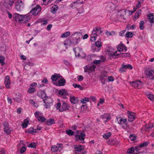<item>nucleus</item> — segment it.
I'll list each match as a JSON object with an SVG mask.
<instances>
[{
  "label": "nucleus",
  "instance_id": "nucleus-1",
  "mask_svg": "<svg viewBox=\"0 0 154 154\" xmlns=\"http://www.w3.org/2000/svg\"><path fill=\"white\" fill-rule=\"evenodd\" d=\"M58 103L55 105V107L57 109H59L60 112H63L66 111L69 108V105L66 102L61 101V103L59 102V100L58 99Z\"/></svg>",
  "mask_w": 154,
  "mask_h": 154
},
{
  "label": "nucleus",
  "instance_id": "nucleus-2",
  "mask_svg": "<svg viewBox=\"0 0 154 154\" xmlns=\"http://www.w3.org/2000/svg\"><path fill=\"white\" fill-rule=\"evenodd\" d=\"M103 32V30L99 27H97L93 29L91 35V40L93 42L96 40L97 36L99 35Z\"/></svg>",
  "mask_w": 154,
  "mask_h": 154
},
{
  "label": "nucleus",
  "instance_id": "nucleus-3",
  "mask_svg": "<svg viewBox=\"0 0 154 154\" xmlns=\"http://www.w3.org/2000/svg\"><path fill=\"white\" fill-rule=\"evenodd\" d=\"M144 68V73L147 78L149 79L154 80V70L147 67Z\"/></svg>",
  "mask_w": 154,
  "mask_h": 154
},
{
  "label": "nucleus",
  "instance_id": "nucleus-4",
  "mask_svg": "<svg viewBox=\"0 0 154 154\" xmlns=\"http://www.w3.org/2000/svg\"><path fill=\"white\" fill-rule=\"evenodd\" d=\"M95 66L93 65H88L85 66L83 68L84 69V72H88V73L93 72L95 70Z\"/></svg>",
  "mask_w": 154,
  "mask_h": 154
},
{
  "label": "nucleus",
  "instance_id": "nucleus-5",
  "mask_svg": "<svg viewBox=\"0 0 154 154\" xmlns=\"http://www.w3.org/2000/svg\"><path fill=\"white\" fill-rule=\"evenodd\" d=\"M24 7V4L22 1H18L15 3V8L18 11H20L22 10Z\"/></svg>",
  "mask_w": 154,
  "mask_h": 154
},
{
  "label": "nucleus",
  "instance_id": "nucleus-6",
  "mask_svg": "<svg viewBox=\"0 0 154 154\" xmlns=\"http://www.w3.org/2000/svg\"><path fill=\"white\" fill-rule=\"evenodd\" d=\"M52 100L50 97H47L44 100V102L45 103L44 106L46 109L48 108L52 105Z\"/></svg>",
  "mask_w": 154,
  "mask_h": 154
},
{
  "label": "nucleus",
  "instance_id": "nucleus-7",
  "mask_svg": "<svg viewBox=\"0 0 154 154\" xmlns=\"http://www.w3.org/2000/svg\"><path fill=\"white\" fill-rule=\"evenodd\" d=\"M41 10V8L39 5H37L30 12L34 15H37L40 13Z\"/></svg>",
  "mask_w": 154,
  "mask_h": 154
},
{
  "label": "nucleus",
  "instance_id": "nucleus-8",
  "mask_svg": "<svg viewBox=\"0 0 154 154\" xmlns=\"http://www.w3.org/2000/svg\"><path fill=\"white\" fill-rule=\"evenodd\" d=\"M63 147V146L62 144H57L56 145L54 146L51 147V150L54 152L58 151H60Z\"/></svg>",
  "mask_w": 154,
  "mask_h": 154
},
{
  "label": "nucleus",
  "instance_id": "nucleus-9",
  "mask_svg": "<svg viewBox=\"0 0 154 154\" xmlns=\"http://www.w3.org/2000/svg\"><path fill=\"white\" fill-rule=\"evenodd\" d=\"M127 119H126L121 118L118 121V123L120 124L121 126L124 128H126L127 127Z\"/></svg>",
  "mask_w": 154,
  "mask_h": 154
},
{
  "label": "nucleus",
  "instance_id": "nucleus-10",
  "mask_svg": "<svg viewBox=\"0 0 154 154\" xmlns=\"http://www.w3.org/2000/svg\"><path fill=\"white\" fill-rule=\"evenodd\" d=\"M37 84L36 82H34L31 83L29 86L28 91L29 94L34 93L35 91V88L36 87Z\"/></svg>",
  "mask_w": 154,
  "mask_h": 154
},
{
  "label": "nucleus",
  "instance_id": "nucleus-11",
  "mask_svg": "<svg viewBox=\"0 0 154 154\" xmlns=\"http://www.w3.org/2000/svg\"><path fill=\"white\" fill-rule=\"evenodd\" d=\"M58 93L60 96L62 98L65 99L68 98L69 94L65 90H62L58 91Z\"/></svg>",
  "mask_w": 154,
  "mask_h": 154
},
{
  "label": "nucleus",
  "instance_id": "nucleus-12",
  "mask_svg": "<svg viewBox=\"0 0 154 154\" xmlns=\"http://www.w3.org/2000/svg\"><path fill=\"white\" fill-rule=\"evenodd\" d=\"M130 85L131 86L134 87L135 88H140L142 86V83L141 81H137L131 82Z\"/></svg>",
  "mask_w": 154,
  "mask_h": 154
},
{
  "label": "nucleus",
  "instance_id": "nucleus-13",
  "mask_svg": "<svg viewBox=\"0 0 154 154\" xmlns=\"http://www.w3.org/2000/svg\"><path fill=\"white\" fill-rule=\"evenodd\" d=\"M13 18L17 21H22L23 20V15H20L16 13L13 14Z\"/></svg>",
  "mask_w": 154,
  "mask_h": 154
},
{
  "label": "nucleus",
  "instance_id": "nucleus-14",
  "mask_svg": "<svg viewBox=\"0 0 154 154\" xmlns=\"http://www.w3.org/2000/svg\"><path fill=\"white\" fill-rule=\"evenodd\" d=\"M117 49L118 52H121L123 51H126L127 49L124 45L120 43L117 46Z\"/></svg>",
  "mask_w": 154,
  "mask_h": 154
},
{
  "label": "nucleus",
  "instance_id": "nucleus-15",
  "mask_svg": "<svg viewBox=\"0 0 154 154\" xmlns=\"http://www.w3.org/2000/svg\"><path fill=\"white\" fill-rule=\"evenodd\" d=\"M127 113L128 121L132 122L134 121L135 119V114L133 112H131L129 111H128Z\"/></svg>",
  "mask_w": 154,
  "mask_h": 154
},
{
  "label": "nucleus",
  "instance_id": "nucleus-16",
  "mask_svg": "<svg viewBox=\"0 0 154 154\" xmlns=\"http://www.w3.org/2000/svg\"><path fill=\"white\" fill-rule=\"evenodd\" d=\"M4 131L7 134H9L11 132V130L9 127V124L8 122H5L4 123Z\"/></svg>",
  "mask_w": 154,
  "mask_h": 154
},
{
  "label": "nucleus",
  "instance_id": "nucleus-17",
  "mask_svg": "<svg viewBox=\"0 0 154 154\" xmlns=\"http://www.w3.org/2000/svg\"><path fill=\"white\" fill-rule=\"evenodd\" d=\"M5 86L6 88H10V85L11 84V81L10 77L9 76H6L5 79L4 81Z\"/></svg>",
  "mask_w": 154,
  "mask_h": 154
},
{
  "label": "nucleus",
  "instance_id": "nucleus-18",
  "mask_svg": "<svg viewBox=\"0 0 154 154\" xmlns=\"http://www.w3.org/2000/svg\"><path fill=\"white\" fill-rule=\"evenodd\" d=\"M100 118L104 120V122H108L109 120L110 119L111 116L109 114H104L101 116Z\"/></svg>",
  "mask_w": 154,
  "mask_h": 154
},
{
  "label": "nucleus",
  "instance_id": "nucleus-19",
  "mask_svg": "<svg viewBox=\"0 0 154 154\" xmlns=\"http://www.w3.org/2000/svg\"><path fill=\"white\" fill-rule=\"evenodd\" d=\"M85 137V134L84 132H82L79 136L75 135V137L77 141L84 140Z\"/></svg>",
  "mask_w": 154,
  "mask_h": 154
},
{
  "label": "nucleus",
  "instance_id": "nucleus-20",
  "mask_svg": "<svg viewBox=\"0 0 154 154\" xmlns=\"http://www.w3.org/2000/svg\"><path fill=\"white\" fill-rule=\"evenodd\" d=\"M38 96L44 100L47 97L45 92L42 91H40L38 93Z\"/></svg>",
  "mask_w": 154,
  "mask_h": 154
},
{
  "label": "nucleus",
  "instance_id": "nucleus-21",
  "mask_svg": "<svg viewBox=\"0 0 154 154\" xmlns=\"http://www.w3.org/2000/svg\"><path fill=\"white\" fill-rule=\"evenodd\" d=\"M70 101L72 103L76 104L79 101L77 97H75L73 95H70L69 98Z\"/></svg>",
  "mask_w": 154,
  "mask_h": 154
},
{
  "label": "nucleus",
  "instance_id": "nucleus-22",
  "mask_svg": "<svg viewBox=\"0 0 154 154\" xmlns=\"http://www.w3.org/2000/svg\"><path fill=\"white\" fill-rule=\"evenodd\" d=\"M64 44L65 45H69V46L75 45V42H74L73 40H66L64 42Z\"/></svg>",
  "mask_w": 154,
  "mask_h": 154
},
{
  "label": "nucleus",
  "instance_id": "nucleus-23",
  "mask_svg": "<svg viewBox=\"0 0 154 154\" xmlns=\"http://www.w3.org/2000/svg\"><path fill=\"white\" fill-rule=\"evenodd\" d=\"M74 147L75 150L78 152H80L83 151L84 149V147L83 146L79 145H74Z\"/></svg>",
  "mask_w": 154,
  "mask_h": 154
},
{
  "label": "nucleus",
  "instance_id": "nucleus-24",
  "mask_svg": "<svg viewBox=\"0 0 154 154\" xmlns=\"http://www.w3.org/2000/svg\"><path fill=\"white\" fill-rule=\"evenodd\" d=\"M73 50L75 53V56H79L82 50L81 48L79 47H77L74 48Z\"/></svg>",
  "mask_w": 154,
  "mask_h": 154
},
{
  "label": "nucleus",
  "instance_id": "nucleus-25",
  "mask_svg": "<svg viewBox=\"0 0 154 154\" xmlns=\"http://www.w3.org/2000/svg\"><path fill=\"white\" fill-rule=\"evenodd\" d=\"M154 127L152 124H149L148 125H146L143 128L146 131L149 132L150 130Z\"/></svg>",
  "mask_w": 154,
  "mask_h": 154
},
{
  "label": "nucleus",
  "instance_id": "nucleus-26",
  "mask_svg": "<svg viewBox=\"0 0 154 154\" xmlns=\"http://www.w3.org/2000/svg\"><path fill=\"white\" fill-rule=\"evenodd\" d=\"M29 120L28 119H25L23 120V122L22 125L23 128H26L29 124Z\"/></svg>",
  "mask_w": 154,
  "mask_h": 154
},
{
  "label": "nucleus",
  "instance_id": "nucleus-27",
  "mask_svg": "<svg viewBox=\"0 0 154 154\" xmlns=\"http://www.w3.org/2000/svg\"><path fill=\"white\" fill-rule=\"evenodd\" d=\"M30 13H29L26 15H23V20L24 22L28 21L31 19V17L30 16Z\"/></svg>",
  "mask_w": 154,
  "mask_h": 154
},
{
  "label": "nucleus",
  "instance_id": "nucleus-28",
  "mask_svg": "<svg viewBox=\"0 0 154 154\" xmlns=\"http://www.w3.org/2000/svg\"><path fill=\"white\" fill-rule=\"evenodd\" d=\"M81 3V4H83V2H79V1H77L75 2H73L72 3L69 5L70 8H74L76 7L77 4Z\"/></svg>",
  "mask_w": 154,
  "mask_h": 154
},
{
  "label": "nucleus",
  "instance_id": "nucleus-29",
  "mask_svg": "<svg viewBox=\"0 0 154 154\" xmlns=\"http://www.w3.org/2000/svg\"><path fill=\"white\" fill-rule=\"evenodd\" d=\"M130 12V11L129 10H127L124 9L120 10V11L118 13L119 14H120V16H122L126 14V13Z\"/></svg>",
  "mask_w": 154,
  "mask_h": 154
},
{
  "label": "nucleus",
  "instance_id": "nucleus-30",
  "mask_svg": "<svg viewBox=\"0 0 154 154\" xmlns=\"http://www.w3.org/2000/svg\"><path fill=\"white\" fill-rule=\"evenodd\" d=\"M111 54L112 57H114L116 58L121 57V53H118L117 51L112 53Z\"/></svg>",
  "mask_w": 154,
  "mask_h": 154
},
{
  "label": "nucleus",
  "instance_id": "nucleus-31",
  "mask_svg": "<svg viewBox=\"0 0 154 154\" xmlns=\"http://www.w3.org/2000/svg\"><path fill=\"white\" fill-rule=\"evenodd\" d=\"M72 35H75V38H81L82 36V35L81 33L77 32H75L74 34H73Z\"/></svg>",
  "mask_w": 154,
  "mask_h": 154
},
{
  "label": "nucleus",
  "instance_id": "nucleus-32",
  "mask_svg": "<svg viewBox=\"0 0 154 154\" xmlns=\"http://www.w3.org/2000/svg\"><path fill=\"white\" fill-rule=\"evenodd\" d=\"M147 17L150 20V22L151 23H154V18L152 14H149Z\"/></svg>",
  "mask_w": 154,
  "mask_h": 154
},
{
  "label": "nucleus",
  "instance_id": "nucleus-33",
  "mask_svg": "<svg viewBox=\"0 0 154 154\" xmlns=\"http://www.w3.org/2000/svg\"><path fill=\"white\" fill-rule=\"evenodd\" d=\"M20 145L22 146L20 149V152L21 153H23L26 151V149L25 147V145L23 143V142H22V143H20Z\"/></svg>",
  "mask_w": 154,
  "mask_h": 154
},
{
  "label": "nucleus",
  "instance_id": "nucleus-34",
  "mask_svg": "<svg viewBox=\"0 0 154 154\" xmlns=\"http://www.w3.org/2000/svg\"><path fill=\"white\" fill-rule=\"evenodd\" d=\"M65 81L64 79H62L59 80L58 82L57 85L58 86H62L65 85Z\"/></svg>",
  "mask_w": 154,
  "mask_h": 154
},
{
  "label": "nucleus",
  "instance_id": "nucleus-35",
  "mask_svg": "<svg viewBox=\"0 0 154 154\" xmlns=\"http://www.w3.org/2000/svg\"><path fill=\"white\" fill-rule=\"evenodd\" d=\"M55 123L54 120L52 118L49 119L47 121L46 123L48 125H50Z\"/></svg>",
  "mask_w": 154,
  "mask_h": 154
},
{
  "label": "nucleus",
  "instance_id": "nucleus-36",
  "mask_svg": "<svg viewBox=\"0 0 154 154\" xmlns=\"http://www.w3.org/2000/svg\"><path fill=\"white\" fill-rule=\"evenodd\" d=\"M146 96L149 99L152 101L154 100V95L150 93H148L146 94Z\"/></svg>",
  "mask_w": 154,
  "mask_h": 154
},
{
  "label": "nucleus",
  "instance_id": "nucleus-37",
  "mask_svg": "<svg viewBox=\"0 0 154 154\" xmlns=\"http://www.w3.org/2000/svg\"><path fill=\"white\" fill-rule=\"evenodd\" d=\"M15 0H5L6 3L10 6H12L15 2Z\"/></svg>",
  "mask_w": 154,
  "mask_h": 154
},
{
  "label": "nucleus",
  "instance_id": "nucleus-38",
  "mask_svg": "<svg viewBox=\"0 0 154 154\" xmlns=\"http://www.w3.org/2000/svg\"><path fill=\"white\" fill-rule=\"evenodd\" d=\"M43 113L39 111L36 112L34 113V115L35 117L38 119V117L42 116L43 115Z\"/></svg>",
  "mask_w": 154,
  "mask_h": 154
},
{
  "label": "nucleus",
  "instance_id": "nucleus-39",
  "mask_svg": "<svg viewBox=\"0 0 154 154\" xmlns=\"http://www.w3.org/2000/svg\"><path fill=\"white\" fill-rule=\"evenodd\" d=\"M58 6L57 5H54L52 8L51 9V12L52 13L54 14L56 11L58 9Z\"/></svg>",
  "mask_w": 154,
  "mask_h": 154
},
{
  "label": "nucleus",
  "instance_id": "nucleus-40",
  "mask_svg": "<svg viewBox=\"0 0 154 154\" xmlns=\"http://www.w3.org/2000/svg\"><path fill=\"white\" fill-rule=\"evenodd\" d=\"M70 32L68 31L66 32L63 33L61 36L62 38H66L69 36L70 35Z\"/></svg>",
  "mask_w": 154,
  "mask_h": 154
},
{
  "label": "nucleus",
  "instance_id": "nucleus-41",
  "mask_svg": "<svg viewBox=\"0 0 154 154\" xmlns=\"http://www.w3.org/2000/svg\"><path fill=\"white\" fill-rule=\"evenodd\" d=\"M133 35V33L131 32H127L125 34V36L127 38H131Z\"/></svg>",
  "mask_w": 154,
  "mask_h": 154
},
{
  "label": "nucleus",
  "instance_id": "nucleus-42",
  "mask_svg": "<svg viewBox=\"0 0 154 154\" xmlns=\"http://www.w3.org/2000/svg\"><path fill=\"white\" fill-rule=\"evenodd\" d=\"M37 119L39 121L41 122H43L46 120V119L44 117L43 114L42 116L38 117Z\"/></svg>",
  "mask_w": 154,
  "mask_h": 154
},
{
  "label": "nucleus",
  "instance_id": "nucleus-43",
  "mask_svg": "<svg viewBox=\"0 0 154 154\" xmlns=\"http://www.w3.org/2000/svg\"><path fill=\"white\" fill-rule=\"evenodd\" d=\"M106 34L107 36H114L115 34V33L114 31H112L110 32H109L108 31H106Z\"/></svg>",
  "mask_w": 154,
  "mask_h": 154
},
{
  "label": "nucleus",
  "instance_id": "nucleus-44",
  "mask_svg": "<svg viewBox=\"0 0 154 154\" xmlns=\"http://www.w3.org/2000/svg\"><path fill=\"white\" fill-rule=\"evenodd\" d=\"M111 134L110 132L107 133L103 135V137L105 139H107L109 138Z\"/></svg>",
  "mask_w": 154,
  "mask_h": 154
},
{
  "label": "nucleus",
  "instance_id": "nucleus-45",
  "mask_svg": "<svg viewBox=\"0 0 154 154\" xmlns=\"http://www.w3.org/2000/svg\"><path fill=\"white\" fill-rule=\"evenodd\" d=\"M5 58L3 56H0V63H1L2 66L5 64Z\"/></svg>",
  "mask_w": 154,
  "mask_h": 154
},
{
  "label": "nucleus",
  "instance_id": "nucleus-46",
  "mask_svg": "<svg viewBox=\"0 0 154 154\" xmlns=\"http://www.w3.org/2000/svg\"><path fill=\"white\" fill-rule=\"evenodd\" d=\"M28 132L29 133L33 134L36 132V130L32 128H30L28 130Z\"/></svg>",
  "mask_w": 154,
  "mask_h": 154
},
{
  "label": "nucleus",
  "instance_id": "nucleus-47",
  "mask_svg": "<svg viewBox=\"0 0 154 154\" xmlns=\"http://www.w3.org/2000/svg\"><path fill=\"white\" fill-rule=\"evenodd\" d=\"M89 101V99L85 97L84 99H82L81 100V102L83 104H85L87 102H88Z\"/></svg>",
  "mask_w": 154,
  "mask_h": 154
},
{
  "label": "nucleus",
  "instance_id": "nucleus-48",
  "mask_svg": "<svg viewBox=\"0 0 154 154\" xmlns=\"http://www.w3.org/2000/svg\"><path fill=\"white\" fill-rule=\"evenodd\" d=\"M130 55V54L129 53H121V57H129Z\"/></svg>",
  "mask_w": 154,
  "mask_h": 154
},
{
  "label": "nucleus",
  "instance_id": "nucleus-49",
  "mask_svg": "<svg viewBox=\"0 0 154 154\" xmlns=\"http://www.w3.org/2000/svg\"><path fill=\"white\" fill-rule=\"evenodd\" d=\"M144 22L143 21L141 20L140 21L139 25V28L141 30L143 29L144 28Z\"/></svg>",
  "mask_w": 154,
  "mask_h": 154
},
{
  "label": "nucleus",
  "instance_id": "nucleus-50",
  "mask_svg": "<svg viewBox=\"0 0 154 154\" xmlns=\"http://www.w3.org/2000/svg\"><path fill=\"white\" fill-rule=\"evenodd\" d=\"M72 85L75 88H78L80 90H82L83 89V88L81 86L79 85H77L75 84H73Z\"/></svg>",
  "mask_w": 154,
  "mask_h": 154
},
{
  "label": "nucleus",
  "instance_id": "nucleus-51",
  "mask_svg": "<svg viewBox=\"0 0 154 154\" xmlns=\"http://www.w3.org/2000/svg\"><path fill=\"white\" fill-rule=\"evenodd\" d=\"M127 27L129 29H131L133 30L136 28V26L135 25H133L131 26H130V25L128 24L127 26Z\"/></svg>",
  "mask_w": 154,
  "mask_h": 154
},
{
  "label": "nucleus",
  "instance_id": "nucleus-52",
  "mask_svg": "<svg viewBox=\"0 0 154 154\" xmlns=\"http://www.w3.org/2000/svg\"><path fill=\"white\" fill-rule=\"evenodd\" d=\"M67 134L69 136H71L74 134V132L71 130H67L66 131Z\"/></svg>",
  "mask_w": 154,
  "mask_h": 154
},
{
  "label": "nucleus",
  "instance_id": "nucleus-53",
  "mask_svg": "<svg viewBox=\"0 0 154 154\" xmlns=\"http://www.w3.org/2000/svg\"><path fill=\"white\" fill-rule=\"evenodd\" d=\"M51 79L53 81H56L58 79V75H53L51 77Z\"/></svg>",
  "mask_w": 154,
  "mask_h": 154
},
{
  "label": "nucleus",
  "instance_id": "nucleus-54",
  "mask_svg": "<svg viewBox=\"0 0 154 154\" xmlns=\"http://www.w3.org/2000/svg\"><path fill=\"white\" fill-rule=\"evenodd\" d=\"M141 4H140L139 3H138V4L136 5V7L135 8H133V12L132 13H133L137 9L140 7H141Z\"/></svg>",
  "mask_w": 154,
  "mask_h": 154
},
{
  "label": "nucleus",
  "instance_id": "nucleus-55",
  "mask_svg": "<svg viewBox=\"0 0 154 154\" xmlns=\"http://www.w3.org/2000/svg\"><path fill=\"white\" fill-rule=\"evenodd\" d=\"M134 150V148L133 147H131L128 150L127 152L128 153H131L133 152Z\"/></svg>",
  "mask_w": 154,
  "mask_h": 154
},
{
  "label": "nucleus",
  "instance_id": "nucleus-56",
  "mask_svg": "<svg viewBox=\"0 0 154 154\" xmlns=\"http://www.w3.org/2000/svg\"><path fill=\"white\" fill-rule=\"evenodd\" d=\"M101 40L99 39V41H97L95 45L97 47H100L101 46V42H100Z\"/></svg>",
  "mask_w": 154,
  "mask_h": 154
},
{
  "label": "nucleus",
  "instance_id": "nucleus-57",
  "mask_svg": "<svg viewBox=\"0 0 154 154\" xmlns=\"http://www.w3.org/2000/svg\"><path fill=\"white\" fill-rule=\"evenodd\" d=\"M78 57H80L82 58H84L86 57V55L82 51L80 53L79 56Z\"/></svg>",
  "mask_w": 154,
  "mask_h": 154
},
{
  "label": "nucleus",
  "instance_id": "nucleus-58",
  "mask_svg": "<svg viewBox=\"0 0 154 154\" xmlns=\"http://www.w3.org/2000/svg\"><path fill=\"white\" fill-rule=\"evenodd\" d=\"M147 145L148 143L147 142H145L142 144H140L139 145V146L140 147V148H142L143 147L146 146H147Z\"/></svg>",
  "mask_w": 154,
  "mask_h": 154
},
{
  "label": "nucleus",
  "instance_id": "nucleus-59",
  "mask_svg": "<svg viewBox=\"0 0 154 154\" xmlns=\"http://www.w3.org/2000/svg\"><path fill=\"white\" fill-rule=\"evenodd\" d=\"M28 147L30 148H35L36 147V144L34 143H32L30 144L28 146Z\"/></svg>",
  "mask_w": 154,
  "mask_h": 154
},
{
  "label": "nucleus",
  "instance_id": "nucleus-60",
  "mask_svg": "<svg viewBox=\"0 0 154 154\" xmlns=\"http://www.w3.org/2000/svg\"><path fill=\"white\" fill-rule=\"evenodd\" d=\"M78 81L80 82L83 79V77L81 75H79L77 76Z\"/></svg>",
  "mask_w": 154,
  "mask_h": 154
},
{
  "label": "nucleus",
  "instance_id": "nucleus-61",
  "mask_svg": "<svg viewBox=\"0 0 154 154\" xmlns=\"http://www.w3.org/2000/svg\"><path fill=\"white\" fill-rule=\"evenodd\" d=\"M129 137L130 139L131 140H134L136 139V137L135 136V135L134 134L130 135Z\"/></svg>",
  "mask_w": 154,
  "mask_h": 154
},
{
  "label": "nucleus",
  "instance_id": "nucleus-62",
  "mask_svg": "<svg viewBox=\"0 0 154 154\" xmlns=\"http://www.w3.org/2000/svg\"><path fill=\"white\" fill-rule=\"evenodd\" d=\"M139 16H140L139 15V14H137L135 13V15L133 17V19L134 20H136L139 17Z\"/></svg>",
  "mask_w": 154,
  "mask_h": 154
},
{
  "label": "nucleus",
  "instance_id": "nucleus-63",
  "mask_svg": "<svg viewBox=\"0 0 154 154\" xmlns=\"http://www.w3.org/2000/svg\"><path fill=\"white\" fill-rule=\"evenodd\" d=\"M114 80V79L112 76H111L108 77V80L109 82L113 81Z\"/></svg>",
  "mask_w": 154,
  "mask_h": 154
},
{
  "label": "nucleus",
  "instance_id": "nucleus-64",
  "mask_svg": "<svg viewBox=\"0 0 154 154\" xmlns=\"http://www.w3.org/2000/svg\"><path fill=\"white\" fill-rule=\"evenodd\" d=\"M50 1V0H43V5H47Z\"/></svg>",
  "mask_w": 154,
  "mask_h": 154
}]
</instances>
